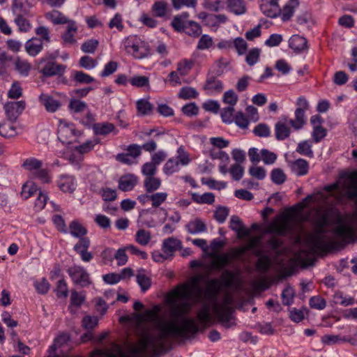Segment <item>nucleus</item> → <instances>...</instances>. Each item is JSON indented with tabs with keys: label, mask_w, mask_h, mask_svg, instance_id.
Listing matches in <instances>:
<instances>
[{
	"label": "nucleus",
	"mask_w": 357,
	"mask_h": 357,
	"mask_svg": "<svg viewBox=\"0 0 357 357\" xmlns=\"http://www.w3.org/2000/svg\"><path fill=\"white\" fill-rule=\"evenodd\" d=\"M325 232L324 227H318L317 234L313 236L311 238V244L314 248L319 250H325L329 248V245L326 242L325 236H324Z\"/></svg>",
	"instance_id": "obj_17"
},
{
	"label": "nucleus",
	"mask_w": 357,
	"mask_h": 357,
	"mask_svg": "<svg viewBox=\"0 0 357 357\" xmlns=\"http://www.w3.org/2000/svg\"><path fill=\"white\" fill-rule=\"evenodd\" d=\"M137 109L142 115H147L153 110L152 105L146 100L141 99L137 102Z\"/></svg>",
	"instance_id": "obj_54"
},
{
	"label": "nucleus",
	"mask_w": 357,
	"mask_h": 357,
	"mask_svg": "<svg viewBox=\"0 0 357 357\" xmlns=\"http://www.w3.org/2000/svg\"><path fill=\"white\" fill-rule=\"evenodd\" d=\"M192 198L194 202L199 204H212L215 202V196L212 192H205L202 195L193 193Z\"/></svg>",
	"instance_id": "obj_41"
},
{
	"label": "nucleus",
	"mask_w": 357,
	"mask_h": 357,
	"mask_svg": "<svg viewBox=\"0 0 357 357\" xmlns=\"http://www.w3.org/2000/svg\"><path fill=\"white\" fill-rule=\"evenodd\" d=\"M36 195L37 198L34 204V209L36 211H40L45 208L48 197L46 193L43 192L40 190H39Z\"/></svg>",
	"instance_id": "obj_51"
},
{
	"label": "nucleus",
	"mask_w": 357,
	"mask_h": 357,
	"mask_svg": "<svg viewBox=\"0 0 357 357\" xmlns=\"http://www.w3.org/2000/svg\"><path fill=\"white\" fill-rule=\"evenodd\" d=\"M282 303L284 305H290L293 303L294 296V289L287 287L285 288L282 293Z\"/></svg>",
	"instance_id": "obj_58"
},
{
	"label": "nucleus",
	"mask_w": 357,
	"mask_h": 357,
	"mask_svg": "<svg viewBox=\"0 0 357 357\" xmlns=\"http://www.w3.org/2000/svg\"><path fill=\"white\" fill-rule=\"evenodd\" d=\"M99 43L96 39H90L85 41L81 47L82 52L93 54L98 47Z\"/></svg>",
	"instance_id": "obj_60"
},
{
	"label": "nucleus",
	"mask_w": 357,
	"mask_h": 357,
	"mask_svg": "<svg viewBox=\"0 0 357 357\" xmlns=\"http://www.w3.org/2000/svg\"><path fill=\"white\" fill-rule=\"evenodd\" d=\"M190 307L188 302L176 305L171 312L172 316L175 318L172 320H167L159 316L158 307H155V310H147L146 314L158 333L152 334L144 331L138 343L130 348L128 354L121 352L119 356L112 355V357H146L149 350L154 356H158L165 351L167 339L188 338L189 335L197 333L199 329L194 319L183 317L180 324L176 319L188 313Z\"/></svg>",
	"instance_id": "obj_1"
},
{
	"label": "nucleus",
	"mask_w": 357,
	"mask_h": 357,
	"mask_svg": "<svg viewBox=\"0 0 357 357\" xmlns=\"http://www.w3.org/2000/svg\"><path fill=\"white\" fill-rule=\"evenodd\" d=\"M229 215V209L225 206H219L214 212V218L219 222L223 223Z\"/></svg>",
	"instance_id": "obj_62"
},
{
	"label": "nucleus",
	"mask_w": 357,
	"mask_h": 357,
	"mask_svg": "<svg viewBox=\"0 0 357 357\" xmlns=\"http://www.w3.org/2000/svg\"><path fill=\"white\" fill-rule=\"evenodd\" d=\"M342 177L344 178L342 183L344 196L349 200L357 199V171L346 172Z\"/></svg>",
	"instance_id": "obj_4"
},
{
	"label": "nucleus",
	"mask_w": 357,
	"mask_h": 357,
	"mask_svg": "<svg viewBox=\"0 0 357 357\" xmlns=\"http://www.w3.org/2000/svg\"><path fill=\"white\" fill-rule=\"evenodd\" d=\"M291 171L298 176H305L309 171V163L307 160L299 158L290 162Z\"/></svg>",
	"instance_id": "obj_21"
},
{
	"label": "nucleus",
	"mask_w": 357,
	"mask_h": 357,
	"mask_svg": "<svg viewBox=\"0 0 357 357\" xmlns=\"http://www.w3.org/2000/svg\"><path fill=\"white\" fill-rule=\"evenodd\" d=\"M290 124L294 129L299 130L305 123V112L301 109H296L295 119H288Z\"/></svg>",
	"instance_id": "obj_37"
},
{
	"label": "nucleus",
	"mask_w": 357,
	"mask_h": 357,
	"mask_svg": "<svg viewBox=\"0 0 357 357\" xmlns=\"http://www.w3.org/2000/svg\"><path fill=\"white\" fill-rule=\"evenodd\" d=\"M77 31V27L75 22L70 21L68 23L66 31L62 34L61 38L65 44H74L76 43L75 35Z\"/></svg>",
	"instance_id": "obj_25"
},
{
	"label": "nucleus",
	"mask_w": 357,
	"mask_h": 357,
	"mask_svg": "<svg viewBox=\"0 0 357 357\" xmlns=\"http://www.w3.org/2000/svg\"><path fill=\"white\" fill-rule=\"evenodd\" d=\"M15 70L22 76L29 75L31 68V64L26 61L17 57L14 61Z\"/></svg>",
	"instance_id": "obj_34"
},
{
	"label": "nucleus",
	"mask_w": 357,
	"mask_h": 357,
	"mask_svg": "<svg viewBox=\"0 0 357 357\" xmlns=\"http://www.w3.org/2000/svg\"><path fill=\"white\" fill-rule=\"evenodd\" d=\"M279 0H263L260 4L262 13L268 17H276L280 15L281 8L278 3Z\"/></svg>",
	"instance_id": "obj_12"
},
{
	"label": "nucleus",
	"mask_w": 357,
	"mask_h": 357,
	"mask_svg": "<svg viewBox=\"0 0 357 357\" xmlns=\"http://www.w3.org/2000/svg\"><path fill=\"white\" fill-rule=\"evenodd\" d=\"M40 101L45 106L46 110L49 112H56L59 107L61 103L59 100L54 99L51 96L47 94H41L40 96Z\"/></svg>",
	"instance_id": "obj_24"
},
{
	"label": "nucleus",
	"mask_w": 357,
	"mask_h": 357,
	"mask_svg": "<svg viewBox=\"0 0 357 357\" xmlns=\"http://www.w3.org/2000/svg\"><path fill=\"white\" fill-rule=\"evenodd\" d=\"M168 4L164 1H156L151 6V11L154 16L164 17L167 13Z\"/></svg>",
	"instance_id": "obj_36"
},
{
	"label": "nucleus",
	"mask_w": 357,
	"mask_h": 357,
	"mask_svg": "<svg viewBox=\"0 0 357 357\" xmlns=\"http://www.w3.org/2000/svg\"><path fill=\"white\" fill-rule=\"evenodd\" d=\"M333 233L342 238H347L352 236V229L350 227L341 224L333 229Z\"/></svg>",
	"instance_id": "obj_49"
},
{
	"label": "nucleus",
	"mask_w": 357,
	"mask_h": 357,
	"mask_svg": "<svg viewBox=\"0 0 357 357\" xmlns=\"http://www.w3.org/2000/svg\"><path fill=\"white\" fill-rule=\"evenodd\" d=\"M136 280L143 292L148 290L151 286V279L145 274L144 269L138 270Z\"/></svg>",
	"instance_id": "obj_33"
},
{
	"label": "nucleus",
	"mask_w": 357,
	"mask_h": 357,
	"mask_svg": "<svg viewBox=\"0 0 357 357\" xmlns=\"http://www.w3.org/2000/svg\"><path fill=\"white\" fill-rule=\"evenodd\" d=\"M13 122H4L0 123V135L4 137H11L16 135V128Z\"/></svg>",
	"instance_id": "obj_38"
},
{
	"label": "nucleus",
	"mask_w": 357,
	"mask_h": 357,
	"mask_svg": "<svg viewBox=\"0 0 357 357\" xmlns=\"http://www.w3.org/2000/svg\"><path fill=\"white\" fill-rule=\"evenodd\" d=\"M299 6L298 0H289L281 9L280 15L282 21L286 22L291 19L293 16L295 8Z\"/></svg>",
	"instance_id": "obj_23"
},
{
	"label": "nucleus",
	"mask_w": 357,
	"mask_h": 357,
	"mask_svg": "<svg viewBox=\"0 0 357 357\" xmlns=\"http://www.w3.org/2000/svg\"><path fill=\"white\" fill-rule=\"evenodd\" d=\"M26 15H16L14 20L15 23L18 26L19 31L21 32H28L31 28L29 21L25 18Z\"/></svg>",
	"instance_id": "obj_42"
},
{
	"label": "nucleus",
	"mask_w": 357,
	"mask_h": 357,
	"mask_svg": "<svg viewBox=\"0 0 357 357\" xmlns=\"http://www.w3.org/2000/svg\"><path fill=\"white\" fill-rule=\"evenodd\" d=\"M287 118L278 121L275 125V138L282 141L289 137L291 130Z\"/></svg>",
	"instance_id": "obj_16"
},
{
	"label": "nucleus",
	"mask_w": 357,
	"mask_h": 357,
	"mask_svg": "<svg viewBox=\"0 0 357 357\" xmlns=\"http://www.w3.org/2000/svg\"><path fill=\"white\" fill-rule=\"evenodd\" d=\"M57 185L60 190L64 192H73L76 187L74 178L68 175L61 176Z\"/></svg>",
	"instance_id": "obj_22"
},
{
	"label": "nucleus",
	"mask_w": 357,
	"mask_h": 357,
	"mask_svg": "<svg viewBox=\"0 0 357 357\" xmlns=\"http://www.w3.org/2000/svg\"><path fill=\"white\" fill-rule=\"evenodd\" d=\"M67 272L74 284L84 288L92 284L89 273L82 266L73 265L68 268Z\"/></svg>",
	"instance_id": "obj_5"
},
{
	"label": "nucleus",
	"mask_w": 357,
	"mask_h": 357,
	"mask_svg": "<svg viewBox=\"0 0 357 357\" xmlns=\"http://www.w3.org/2000/svg\"><path fill=\"white\" fill-rule=\"evenodd\" d=\"M291 229L289 218L287 215L277 216L266 228V232L278 236L286 235Z\"/></svg>",
	"instance_id": "obj_6"
},
{
	"label": "nucleus",
	"mask_w": 357,
	"mask_h": 357,
	"mask_svg": "<svg viewBox=\"0 0 357 357\" xmlns=\"http://www.w3.org/2000/svg\"><path fill=\"white\" fill-rule=\"evenodd\" d=\"M130 54L135 59H143L149 55V50L145 44L142 41V43L137 44V47L131 50Z\"/></svg>",
	"instance_id": "obj_53"
},
{
	"label": "nucleus",
	"mask_w": 357,
	"mask_h": 357,
	"mask_svg": "<svg viewBox=\"0 0 357 357\" xmlns=\"http://www.w3.org/2000/svg\"><path fill=\"white\" fill-rule=\"evenodd\" d=\"M189 14L187 12L182 13L181 15H176L172 21V26L174 29L178 32L184 31L185 29L187 20Z\"/></svg>",
	"instance_id": "obj_27"
},
{
	"label": "nucleus",
	"mask_w": 357,
	"mask_h": 357,
	"mask_svg": "<svg viewBox=\"0 0 357 357\" xmlns=\"http://www.w3.org/2000/svg\"><path fill=\"white\" fill-rule=\"evenodd\" d=\"M137 183V178L133 174H126L120 177L119 189L123 191H130Z\"/></svg>",
	"instance_id": "obj_20"
},
{
	"label": "nucleus",
	"mask_w": 357,
	"mask_h": 357,
	"mask_svg": "<svg viewBox=\"0 0 357 357\" xmlns=\"http://www.w3.org/2000/svg\"><path fill=\"white\" fill-rule=\"evenodd\" d=\"M185 229L189 234H197L206 232L207 231V226L201 218H195L188 222L185 225Z\"/></svg>",
	"instance_id": "obj_18"
},
{
	"label": "nucleus",
	"mask_w": 357,
	"mask_h": 357,
	"mask_svg": "<svg viewBox=\"0 0 357 357\" xmlns=\"http://www.w3.org/2000/svg\"><path fill=\"white\" fill-rule=\"evenodd\" d=\"M167 198V193L165 192L151 193L150 201L153 208L159 207Z\"/></svg>",
	"instance_id": "obj_46"
},
{
	"label": "nucleus",
	"mask_w": 357,
	"mask_h": 357,
	"mask_svg": "<svg viewBox=\"0 0 357 357\" xmlns=\"http://www.w3.org/2000/svg\"><path fill=\"white\" fill-rule=\"evenodd\" d=\"M151 240L150 231L144 229L137 231L135 235V241L142 245H146Z\"/></svg>",
	"instance_id": "obj_52"
},
{
	"label": "nucleus",
	"mask_w": 357,
	"mask_h": 357,
	"mask_svg": "<svg viewBox=\"0 0 357 357\" xmlns=\"http://www.w3.org/2000/svg\"><path fill=\"white\" fill-rule=\"evenodd\" d=\"M74 80L80 84H90L94 81V78L83 71L74 72Z\"/></svg>",
	"instance_id": "obj_55"
},
{
	"label": "nucleus",
	"mask_w": 357,
	"mask_h": 357,
	"mask_svg": "<svg viewBox=\"0 0 357 357\" xmlns=\"http://www.w3.org/2000/svg\"><path fill=\"white\" fill-rule=\"evenodd\" d=\"M229 298H226L223 305L215 310L217 317L225 328H230L235 324L234 322H231L233 309L229 306Z\"/></svg>",
	"instance_id": "obj_10"
},
{
	"label": "nucleus",
	"mask_w": 357,
	"mask_h": 357,
	"mask_svg": "<svg viewBox=\"0 0 357 357\" xmlns=\"http://www.w3.org/2000/svg\"><path fill=\"white\" fill-rule=\"evenodd\" d=\"M218 75L208 72L203 89L210 93H220L223 89V83L218 79Z\"/></svg>",
	"instance_id": "obj_13"
},
{
	"label": "nucleus",
	"mask_w": 357,
	"mask_h": 357,
	"mask_svg": "<svg viewBox=\"0 0 357 357\" xmlns=\"http://www.w3.org/2000/svg\"><path fill=\"white\" fill-rule=\"evenodd\" d=\"M235 278L236 274L234 272L229 270L224 271L220 275V280L215 279L210 282L208 287V293L211 291L213 294H217L218 291L217 286L219 283L225 287H232L234 284Z\"/></svg>",
	"instance_id": "obj_9"
},
{
	"label": "nucleus",
	"mask_w": 357,
	"mask_h": 357,
	"mask_svg": "<svg viewBox=\"0 0 357 357\" xmlns=\"http://www.w3.org/2000/svg\"><path fill=\"white\" fill-rule=\"evenodd\" d=\"M181 241L174 237H169L165 239L162 245L163 252L170 258L174 256L176 250H181Z\"/></svg>",
	"instance_id": "obj_15"
},
{
	"label": "nucleus",
	"mask_w": 357,
	"mask_h": 357,
	"mask_svg": "<svg viewBox=\"0 0 357 357\" xmlns=\"http://www.w3.org/2000/svg\"><path fill=\"white\" fill-rule=\"evenodd\" d=\"M271 261L268 256L263 255L256 262V268L258 271L266 273L271 267Z\"/></svg>",
	"instance_id": "obj_50"
},
{
	"label": "nucleus",
	"mask_w": 357,
	"mask_h": 357,
	"mask_svg": "<svg viewBox=\"0 0 357 357\" xmlns=\"http://www.w3.org/2000/svg\"><path fill=\"white\" fill-rule=\"evenodd\" d=\"M175 294L177 298L184 300V302H187L190 299L199 301L202 298V289L198 286L197 280L194 279L191 285H183L176 291Z\"/></svg>",
	"instance_id": "obj_7"
},
{
	"label": "nucleus",
	"mask_w": 357,
	"mask_h": 357,
	"mask_svg": "<svg viewBox=\"0 0 357 357\" xmlns=\"http://www.w3.org/2000/svg\"><path fill=\"white\" fill-rule=\"evenodd\" d=\"M161 180L158 177L149 176L144 180V187L147 193H152L160 188Z\"/></svg>",
	"instance_id": "obj_32"
},
{
	"label": "nucleus",
	"mask_w": 357,
	"mask_h": 357,
	"mask_svg": "<svg viewBox=\"0 0 357 357\" xmlns=\"http://www.w3.org/2000/svg\"><path fill=\"white\" fill-rule=\"evenodd\" d=\"M289 47L296 52H301L307 49V41L305 38L294 35L289 39Z\"/></svg>",
	"instance_id": "obj_26"
},
{
	"label": "nucleus",
	"mask_w": 357,
	"mask_h": 357,
	"mask_svg": "<svg viewBox=\"0 0 357 357\" xmlns=\"http://www.w3.org/2000/svg\"><path fill=\"white\" fill-rule=\"evenodd\" d=\"M39 190L40 189L35 183H27L22 186L21 196L24 199H27L36 195Z\"/></svg>",
	"instance_id": "obj_40"
},
{
	"label": "nucleus",
	"mask_w": 357,
	"mask_h": 357,
	"mask_svg": "<svg viewBox=\"0 0 357 357\" xmlns=\"http://www.w3.org/2000/svg\"><path fill=\"white\" fill-rule=\"evenodd\" d=\"M234 123L237 126L242 129H245L249 126V120L242 112H238L234 119Z\"/></svg>",
	"instance_id": "obj_61"
},
{
	"label": "nucleus",
	"mask_w": 357,
	"mask_h": 357,
	"mask_svg": "<svg viewBox=\"0 0 357 357\" xmlns=\"http://www.w3.org/2000/svg\"><path fill=\"white\" fill-rule=\"evenodd\" d=\"M69 230L73 236L79 238L73 247L74 251L80 256L84 262L91 261L93 255L88 250L91 241L88 237L85 236L88 232L87 229L78 221L73 220L69 225Z\"/></svg>",
	"instance_id": "obj_2"
},
{
	"label": "nucleus",
	"mask_w": 357,
	"mask_h": 357,
	"mask_svg": "<svg viewBox=\"0 0 357 357\" xmlns=\"http://www.w3.org/2000/svg\"><path fill=\"white\" fill-rule=\"evenodd\" d=\"M271 178L275 184L281 185L285 182L287 176L282 169L275 168L271 171Z\"/></svg>",
	"instance_id": "obj_47"
},
{
	"label": "nucleus",
	"mask_w": 357,
	"mask_h": 357,
	"mask_svg": "<svg viewBox=\"0 0 357 357\" xmlns=\"http://www.w3.org/2000/svg\"><path fill=\"white\" fill-rule=\"evenodd\" d=\"M93 130L96 135L105 136L115 130L113 123L109 122L98 123L93 126Z\"/></svg>",
	"instance_id": "obj_28"
},
{
	"label": "nucleus",
	"mask_w": 357,
	"mask_h": 357,
	"mask_svg": "<svg viewBox=\"0 0 357 357\" xmlns=\"http://www.w3.org/2000/svg\"><path fill=\"white\" fill-rule=\"evenodd\" d=\"M179 170V161L178 159L170 158L165 164L163 172L167 175L172 174Z\"/></svg>",
	"instance_id": "obj_44"
},
{
	"label": "nucleus",
	"mask_w": 357,
	"mask_h": 357,
	"mask_svg": "<svg viewBox=\"0 0 357 357\" xmlns=\"http://www.w3.org/2000/svg\"><path fill=\"white\" fill-rule=\"evenodd\" d=\"M100 194L105 202H113L117 198L116 190L109 188H102Z\"/></svg>",
	"instance_id": "obj_57"
},
{
	"label": "nucleus",
	"mask_w": 357,
	"mask_h": 357,
	"mask_svg": "<svg viewBox=\"0 0 357 357\" xmlns=\"http://www.w3.org/2000/svg\"><path fill=\"white\" fill-rule=\"evenodd\" d=\"M234 111L233 107H227L222 110L221 118L224 123L230 124L234 121Z\"/></svg>",
	"instance_id": "obj_64"
},
{
	"label": "nucleus",
	"mask_w": 357,
	"mask_h": 357,
	"mask_svg": "<svg viewBox=\"0 0 357 357\" xmlns=\"http://www.w3.org/2000/svg\"><path fill=\"white\" fill-rule=\"evenodd\" d=\"M24 47L29 55L36 56L42 51L43 43L40 39L32 38L26 41Z\"/></svg>",
	"instance_id": "obj_19"
},
{
	"label": "nucleus",
	"mask_w": 357,
	"mask_h": 357,
	"mask_svg": "<svg viewBox=\"0 0 357 357\" xmlns=\"http://www.w3.org/2000/svg\"><path fill=\"white\" fill-rule=\"evenodd\" d=\"M184 31L190 36L198 37L202 33V27L194 21H188Z\"/></svg>",
	"instance_id": "obj_43"
},
{
	"label": "nucleus",
	"mask_w": 357,
	"mask_h": 357,
	"mask_svg": "<svg viewBox=\"0 0 357 357\" xmlns=\"http://www.w3.org/2000/svg\"><path fill=\"white\" fill-rule=\"evenodd\" d=\"M198 94V92L195 88L190 86H184L181 89L178 96L181 99L188 100L197 98Z\"/></svg>",
	"instance_id": "obj_48"
},
{
	"label": "nucleus",
	"mask_w": 357,
	"mask_h": 357,
	"mask_svg": "<svg viewBox=\"0 0 357 357\" xmlns=\"http://www.w3.org/2000/svg\"><path fill=\"white\" fill-rule=\"evenodd\" d=\"M26 102L24 100L8 102L4 105L6 116L9 121L15 122L24 110Z\"/></svg>",
	"instance_id": "obj_11"
},
{
	"label": "nucleus",
	"mask_w": 357,
	"mask_h": 357,
	"mask_svg": "<svg viewBox=\"0 0 357 357\" xmlns=\"http://www.w3.org/2000/svg\"><path fill=\"white\" fill-rule=\"evenodd\" d=\"M227 65L228 62L227 59H225L223 57H221L217 61H215L213 66V69L209 70L208 72L213 73V74H215L218 76H221L225 73V70L227 68Z\"/></svg>",
	"instance_id": "obj_45"
},
{
	"label": "nucleus",
	"mask_w": 357,
	"mask_h": 357,
	"mask_svg": "<svg viewBox=\"0 0 357 357\" xmlns=\"http://www.w3.org/2000/svg\"><path fill=\"white\" fill-rule=\"evenodd\" d=\"M99 142L98 139H94L93 140H89L82 144L76 146L75 150L81 154L86 153L91 151L96 144Z\"/></svg>",
	"instance_id": "obj_56"
},
{
	"label": "nucleus",
	"mask_w": 357,
	"mask_h": 357,
	"mask_svg": "<svg viewBox=\"0 0 357 357\" xmlns=\"http://www.w3.org/2000/svg\"><path fill=\"white\" fill-rule=\"evenodd\" d=\"M54 59L55 57L52 56L51 60H47V58L43 57L40 60L39 73L44 77L61 76L66 71V66L54 61Z\"/></svg>",
	"instance_id": "obj_3"
},
{
	"label": "nucleus",
	"mask_w": 357,
	"mask_h": 357,
	"mask_svg": "<svg viewBox=\"0 0 357 357\" xmlns=\"http://www.w3.org/2000/svg\"><path fill=\"white\" fill-rule=\"evenodd\" d=\"M213 45L212 38L207 34H204L199 38L197 48L200 50H207L211 47Z\"/></svg>",
	"instance_id": "obj_59"
},
{
	"label": "nucleus",
	"mask_w": 357,
	"mask_h": 357,
	"mask_svg": "<svg viewBox=\"0 0 357 357\" xmlns=\"http://www.w3.org/2000/svg\"><path fill=\"white\" fill-rule=\"evenodd\" d=\"M42 165L43 162L41 160L35 158H29L23 162L22 167L27 171L35 172L38 171Z\"/></svg>",
	"instance_id": "obj_39"
},
{
	"label": "nucleus",
	"mask_w": 357,
	"mask_h": 357,
	"mask_svg": "<svg viewBox=\"0 0 357 357\" xmlns=\"http://www.w3.org/2000/svg\"><path fill=\"white\" fill-rule=\"evenodd\" d=\"M45 17L54 24H68L70 22L62 13L56 10L46 13Z\"/></svg>",
	"instance_id": "obj_31"
},
{
	"label": "nucleus",
	"mask_w": 357,
	"mask_h": 357,
	"mask_svg": "<svg viewBox=\"0 0 357 357\" xmlns=\"http://www.w3.org/2000/svg\"><path fill=\"white\" fill-rule=\"evenodd\" d=\"M78 132L75 130V126L68 123L63 120H60L57 129L59 140L65 144H73L76 140Z\"/></svg>",
	"instance_id": "obj_8"
},
{
	"label": "nucleus",
	"mask_w": 357,
	"mask_h": 357,
	"mask_svg": "<svg viewBox=\"0 0 357 357\" xmlns=\"http://www.w3.org/2000/svg\"><path fill=\"white\" fill-rule=\"evenodd\" d=\"M229 173L234 180L239 181L243 176L244 168L240 164H234L230 167Z\"/></svg>",
	"instance_id": "obj_63"
},
{
	"label": "nucleus",
	"mask_w": 357,
	"mask_h": 357,
	"mask_svg": "<svg viewBox=\"0 0 357 357\" xmlns=\"http://www.w3.org/2000/svg\"><path fill=\"white\" fill-rule=\"evenodd\" d=\"M229 10L236 15H243L246 12L244 0H227Z\"/></svg>",
	"instance_id": "obj_29"
},
{
	"label": "nucleus",
	"mask_w": 357,
	"mask_h": 357,
	"mask_svg": "<svg viewBox=\"0 0 357 357\" xmlns=\"http://www.w3.org/2000/svg\"><path fill=\"white\" fill-rule=\"evenodd\" d=\"M312 143L308 140H304L298 144L296 152L310 158H314V152L312 149Z\"/></svg>",
	"instance_id": "obj_35"
},
{
	"label": "nucleus",
	"mask_w": 357,
	"mask_h": 357,
	"mask_svg": "<svg viewBox=\"0 0 357 357\" xmlns=\"http://www.w3.org/2000/svg\"><path fill=\"white\" fill-rule=\"evenodd\" d=\"M229 228L235 231L238 238H243L250 234V230L247 229L242 220L237 215H232L229 221Z\"/></svg>",
	"instance_id": "obj_14"
},
{
	"label": "nucleus",
	"mask_w": 357,
	"mask_h": 357,
	"mask_svg": "<svg viewBox=\"0 0 357 357\" xmlns=\"http://www.w3.org/2000/svg\"><path fill=\"white\" fill-rule=\"evenodd\" d=\"M12 9L15 15H29L30 3L28 0H14Z\"/></svg>",
	"instance_id": "obj_30"
}]
</instances>
